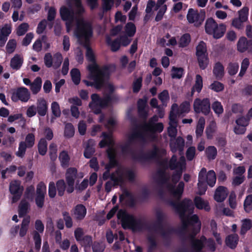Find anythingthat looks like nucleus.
Instances as JSON below:
<instances>
[{
  "label": "nucleus",
  "mask_w": 252,
  "mask_h": 252,
  "mask_svg": "<svg viewBox=\"0 0 252 252\" xmlns=\"http://www.w3.org/2000/svg\"><path fill=\"white\" fill-rule=\"evenodd\" d=\"M95 66L91 65L89 66L88 79L93 82L84 80L83 81L87 86L94 87L97 90L100 89L104 85L106 79L109 78L110 74V65H104L101 70H95Z\"/></svg>",
  "instance_id": "nucleus-1"
},
{
  "label": "nucleus",
  "mask_w": 252,
  "mask_h": 252,
  "mask_svg": "<svg viewBox=\"0 0 252 252\" xmlns=\"http://www.w3.org/2000/svg\"><path fill=\"white\" fill-rule=\"evenodd\" d=\"M117 218L121 221L122 227L131 229L133 231H141L146 228V223L141 219L136 218L126 210L120 209L117 213Z\"/></svg>",
  "instance_id": "nucleus-2"
},
{
  "label": "nucleus",
  "mask_w": 252,
  "mask_h": 252,
  "mask_svg": "<svg viewBox=\"0 0 252 252\" xmlns=\"http://www.w3.org/2000/svg\"><path fill=\"white\" fill-rule=\"evenodd\" d=\"M121 149L123 155H129L133 160L141 163L156 159L159 157V149L156 145H154L153 149L147 153L141 152L138 155L136 154L135 151L129 147L128 143L121 146Z\"/></svg>",
  "instance_id": "nucleus-3"
},
{
  "label": "nucleus",
  "mask_w": 252,
  "mask_h": 252,
  "mask_svg": "<svg viewBox=\"0 0 252 252\" xmlns=\"http://www.w3.org/2000/svg\"><path fill=\"white\" fill-rule=\"evenodd\" d=\"M183 173V168L176 170L171 176V181L173 184L168 183L167 189L173 196L179 200L181 198L184 192L185 184L183 181L179 183L175 188V185L179 182Z\"/></svg>",
  "instance_id": "nucleus-4"
},
{
  "label": "nucleus",
  "mask_w": 252,
  "mask_h": 252,
  "mask_svg": "<svg viewBox=\"0 0 252 252\" xmlns=\"http://www.w3.org/2000/svg\"><path fill=\"white\" fill-rule=\"evenodd\" d=\"M171 205L174 208L181 219H185L186 213L192 214L193 213L194 207L191 199L188 198H184L180 202L172 201Z\"/></svg>",
  "instance_id": "nucleus-5"
},
{
  "label": "nucleus",
  "mask_w": 252,
  "mask_h": 252,
  "mask_svg": "<svg viewBox=\"0 0 252 252\" xmlns=\"http://www.w3.org/2000/svg\"><path fill=\"white\" fill-rule=\"evenodd\" d=\"M74 33L79 39H83L85 40V43H88L93 34L92 26L88 22L78 23Z\"/></svg>",
  "instance_id": "nucleus-6"
},
{
  "label": "nucleus",
  "mask_w": 252,
  "mask_h": 252,
  "mask_svg": "<svg viewBox=\"0 0 252 252\" xmlns=\"http://www.w3.org/2000/svg\"><path fill=\"white\" fill-rule=\"evenodd\" d=\"M205 18V12L201 10L199 12L192 8H189L187 15V19L190 24H194V26L198 27L203 23Z\"/></svg>",
  "instance_id": "nucleus-7"
},
{
  "label": "nucleus",
  "mask_w": 252,
  "mask_h": 252,
  "mask_svg": "<svg viewBox=\"0 0 252 252\" xmlns=\"http://www.w3.org/2000/svg\"><path fill=\"white\" fill-rule=\"evenodd\" d=\"M143 129L149 132L148 137L151 141L155 142L158 139L156 133H161L163 130V125L162 123L155 124H145L141 126Z\"/></svg>",
  "instance_id": "nucleus-8"
},
{
  "label": "nucleus",
  "mask_w": 252,
  "mask_h": 252,
  "mask_svg": "<svg viewBox=\"0 0 252 252\" xmlns=\"http://www.w3.org/2000/svg\"><path fill=\"white\" fill-rule=\"evenodd\" d=\"M35 228L37 231L33 232V239L34 242L35 249L36 251H39L41 245V237L39 233H42L44 230V226L42 221L37 220L35 221Z\"/></svg>",
  "instance_id": "nucleus-9"
},
{
  "label": "nucleus",
  "mask_w": 252,
  "mask_h": 252,
  "mask_svg": "<svg viewBox=\"0 0 252 252\" xmlns=\"http://www.w3.org/2000/svg\"><path fill=\"white\" fill-rule=\"evenodd\" d=\"M23 187L21 186L20 182L17 180H14L10 183L9 192L13 195L12 203L17 202L21 197L23 191Z\"/></svg>",
  "instance_id": "nucleus-10"
},
{
  "label": "nucleus",
  "mask_w": 252,
  "mask_h": 252,
  "mask_svg": "<svg viewBox=\"0 0 252 252\" xmlns=\"http://www.w3.org/2000/svg\"><path fill=\"white\" fill-rule=\"evenodd\" d=\"M91 98L92 101L89 103V107L91 108H98L99 109L96 110H101L100 109H104L108 107L106 101L109 99V97H106L105 94L103 97H101L97 94H93Z\"/></svg>",
  "instance_id": "nucleus-11"
},
{
  "label": "nucleus",
  "mask_w": 252,
  "mask_h": 252,
  "mask_svg": "<svg viewBox=\"0 0 252 252\" xmlns=\"http://www.w3.org/2000/svg\"><path fill=\"white\" fill-rule=\"evenodd\" d=\"M77 174V170L75 167H70L66 170L65 180L67 185L66 192L68 193H71L74 190V186Z\"/></svg>",
  "instance_id": "nucleus-12"
},
{
  "label": "nucleus",
  "mask_w": 252,
  "mask_h": 252,
  "mask_svg": "<svg viewBox=\"0 0 252 252\" xmlns=\"http://www.w3.org/2000/svg\"><path fill=\"white\" fill-rule=\"evenodd\" d=\"M30 98V93L28 89L25 87H19L12 93L11 99L17 102L19 100L22 102H27Z\"/></svg>",
  "instance_id": "nucleus-13"
},
{
  "label": "nucleus",
  "mask_w": 252,
  "mask_h": 252,
  "mask_svg": "<svg viewBox=\"0 0 252 252\" xmlns=\"http://www.w3.org/2000/svg\"><path fill=\"white\" fill-rule=\"evenodd\" d=\"M237 50L240 53L248 51L252 54V40H248L244 36L241 37L237 43Z\"/></svg>",
  "instance_id": "nucleus-14"
},
{
  "label": "nucleus",
  "mask_w": 252,
  "mask_h": 252,
  "mask_svg": "<svg viewBox=\"0 0 252 252\" xmlns=\"http://www.w3.org/2000/svg\"><path fill=\"white\" fill-rule=\"evenodd\" d=\"M169 146L172 153H175L177 151L182 152L185 146V140L181 136H178L174 139H171Z\"/></svg>",
  "instance_id": "nucleus-15"
},
{
  "label": "nucleus",
  "mask_w": 252,
  "mask_h": 252,
  "mask_svg": "<svg viewBox=\"0 0 252 252\" xmlns=\"http://www.w3.org/2000/svg\"><path fill=\"white\" fill-rule=\"evenodd\" d=\"M194 110H211L210 102L208 98L201 99L199 98L195 99L193 102Z\"/></svg>",
  "instance_id": "nucleus-16"
},
{
  "label": "nucleus",
  "mask_w": 252,
  "mask_h": 252,
  "mask_svg": "<svg viewBox=\"0 0 252 252\" xmlns=\"http://www.w3.org/2000/svg\"><path fill=\"white\" fill-rule=\"evenodd\" d=\"M60 14L62 19L64 21L72 22L74 19V11L65 6H63L60 8Z\"/></svg>",
  "instance_id": "nucleus-17"
},
{
  "label": "nucleus",
  "mask_w": 252,
  "mask_h": 252,
  "mask_svg": "<svg viewBox=\"0 0 252 252\" xmlns=\"http://www.w3.org/2000/svg\"><path fill=\"white\" fill-rule=\"evenodd\" d=\"M157 221L152 226H146L145 228H147L149 230H154L155 231H158V230L163 229V222L164 220V214L161 211H158L156 213Z\"/></svg>",
  "instance_id": "nucleus-18"
},
{
  "label": "nucleus",
  "mask_w": 252,
  "mask_h": 252,
  "mask_svg": "<svg viewBox=\"0 0 252 252\" xmlns=\"http://www.w3.org/2000/svg\"><path fill=\"white\" fill-rule=\"evenodd\" d=\"M84 46L86 48V58L89 62H92V63L89 64L87 66V69H89V67L90 65H94L95 66V70H101V68L99 67V65L96 62L94 54L92 49L89 46V43H85Z\"/></svg>",
  "instance_id": "nucleus-19"
},
{
  "label": "nucleus",
  "mask_w": 252,
  "mask_h": 252,
  "mask_svg": "<svg viewBox=\"0 0 252 252\" xmlns=\"http://www.w3.org/2000/svg\"><path fill=\"white\" fill-rule=\"evenodd\" d=\"M206 241V237L202 235L199 239H197L190 241L192 251L194 252H201L204 248L205 243Z\"/></svg>",
  "instance_id": "nucleus-20"
},
{
  "label": "nucleus",
  "mask_w": 252,
  "mask_h": 252,
  "mask_svg": "<svg viewBox=\"0 0 252 252\" xmlns=\"http://www.w3.org/2000/svg\"><path fill=\"white\" fill-rule=\"evenodd\" d=\"M87 214L85 206L81 204L77 205L73 209V215L77 220H81L84 219Z\"/></svg>",
  "instance_id": "nucleus-21"
},
{
  "label": "nucleus",
  "mask_w": 252,
  "mask_h": 252,
  "mask_svg": "<svg viewBox=\"0 0 252 252\" xmlns=\"http://www.w3.org/2000/svg\"><path fill=\"white\" fill-rule=\"evenodd\" d=\"M107 157L109 159L108 163L113 167L119 165V161L117 159L115 150L113 147H109L106 150Z\"/></svg>",
  "instance_id": "nucleus-22"
},
{
  "label": "nucleus",
  "mask_w": 252,
  "mask_h": 252,
  "mask_svg": "<svg viewBox=\"0 0 252 252\" xmlns=\"http://www.w3.org/2000/svg\"><path fill=\"white\" fill-rule=\"evenodd\" d=\"M213 73L218 80H221L224 75V67L222 64L220 62H217L213 67Z\"/></svg>",
  "instance_id": "nucleus-23"
},
{
  "label": "nucleus",
  "mask_w": 252,
  "mask_h": 252,
  "mask_svg": "<svg viewBox=\"0 0 252 252\" xmlns=\"http://www.w3.org/2000/svg\"><path fill=\"white\" fill-rule=\"evenodd\" d=\"M194 206L199 210L204 209L207 212L210 211L211 208L208 201H204L200 196H195L194 199Z\"/></svg>",
  "instance_id": "nucleus-24"
},
{
  "label": "nucleus",
  "mask_w": 252,
  "mask_h": 252,
  "mask_svg": "<svg viewBox=\"0 0 252 252\" xmlns=\"http://www.w3.org/2000/svg\"><path fill=\"white\" fill-rule=\"evenodd\" d=\"M24 62V59L19 54H15L10 60V67L14 70L20 69Z\"/></svg>",
  "instance_id": "nucleus-25"
},
{
  "label": "nucleus",
  "mask_w": 252,
  "mask_h": 252,
  "mask_svg": "<svg viewBox=\"0 0 252 252\" xmlns=\"http://www.w3.org/2000/svg\"><path fill=\"white\" fill-rule=\"evenodd\" d=\"M158 231H160L161 236L164 240L166 245H168L170 243L171 235L177 232V229L172 227L168 228L166 230L163 228L162 230H158Z\"/></svg>",
  "instance_id": "nucleus-26"
},
{
  "label": "nucleus",
  "mask_w": 252,
  "mask_h": 252,
  "mask_svg": "<svg viewBox=\"0 0 252 252\" xmlns=\"http://www.w3.org/2000/svg\"><path fill=\"white\" fill-rule=\"evenodd\" d=\"M226 188L223 186L219 187L214 194V199L218 202H223L227 196Z\"/></svg>",
  "instance_id": "nucleus-27"
},
{
  "label": "nucleus",
  "mask_w": 252,
  "mask_h": 252,
  "mask_svg": "<svg viewBox=\"0 0 252 252\" xmlns=\"http://www.w3.org/2000/svg\"><path fill=\"white\" fill-rule=\"evenodd\" d=\"M239 241V236L236 233L228 235L225 239V244L231 249L236 248Z\"/></svg>",
  "instance_id": "nucleus-28"
},
{
  "label": "nucleus",
  "mask_w": 252,
  "mask_h": 252,
  "mask_svg": "<svg viewBox=\"0 0 252 252\" xmlns=\"http://www.w3.org/2000/svg\"><path fill=\"white\" fill-rule=\"evenodd\" d=\"M114 5V0H102V11L98 13L101 18L103 17L104 14L110 11Z\"/></svg>",
  "instance_id": "nucleus-29"
},
{
  "label": "nucleus",
  "mask_w": 252,
  "mask_h": 252,
  "mask_svg": "<svg viewBox=\"0 0 252 252\" xmlns=\"http://www.w3.org/2000/svg\"><path fill=\"white\" fill-rule=\"evenodd\" d=\"M217 23L213 18H209L207 19L205 25V30L206 32L210 35H212L214 32V30L217 28Z\"/></svg>",
  "instance_id": "nucleus-30"
},
{
  "label": "nucleus",
  "mask_w": 252,
  "mask_h": 252,
  "mask_svg": "<svg viewBox=\"0 0 252 252\" xmlns=\"http://www.w3.org/2000/svg\"><path fill=\"white\" fill-rule=\"evenodd\" d=\"M185 164V159H183V162L177 161V157L175 155H173L169 161V168L171 170H175L183 168V164Z\"/></svg>",
  "instance_id": "nucleus-31"
},
{
  "label": "nucleus",
  "mask_w": 252,
  "mask_h": 252,
  "mask_svg": "<svg viewBox=\"0 0 252 252\" xmlns=\"http://www.w3.org/2000/svg\"><path fill=\"white\" fill-rule=\"evenodd\" d=\"M42 80L40 77H37L30 86V89L33 94H37L41 90Z\"/></svg>",
  "instance_id": "nucleus-32"
},
{
  "label": "nucleus",
  "mask_w": 252,
  "mask_h": 252,
  "mask_svg": "<svg viewBox=\"0 0 252 252\" xmlns=\"http://www.w3.org/2000/svg\"><path fill=\"white\" fill-rule=\"evenodd\" d=\"M106 41L107 44L110 46L112 52H115L119 50L121 46V42L119 38L112 40L110 37L107 36Z\"/></svg>",
  "instance_id": "nucleus-33"
},
{
  "label": "nucleus",
  "mask_w": 252,
  "mask_h": 252,
  "mask_svg": "<svg viewBox=\"0 0 252 252\" xmlns=\"http://www.w3.org/2000/svg\"><path fill=\"white\" fill-rule=\"evenodd\" d=\"M226 31V26L223 24L218 25L217 28L214 30V32L212 33L213 37L216 39H219L222 37Z\"/></svg>",
  "instance_id": "nucleus-34"
},
{
  "label": "nucleus",
  "mask_w": 252,
  "mask_h": 252,
  "mask_svg": "<svg viewBox=\"0 0 252 252\" xmlns=\"http://www.w3.org/2000/svg\"><path fill=\"white\" fill-rule=\"evenodd\" d=\"M58 195L59 196H63L64 194L65 190H66V185L63 179H60L56 182L55 184Z\"/></svg>",
  "instance_id": "nucleus-35"
},
{
  "label": "nucleus",
  "mask_w": 252,
  "mask_h": 252,
  "mask_svg": "<svg viewBox=\"0 0 252 252\" xmlns=\"http://www.w3.org/2000/svg\"><path fill=\"white\" fill-rule=\"evenodd\" d=\"M158 98L161 102L160 105L162 107H165L170 99L168 91L166 90H163L158 94Z\"/></svg>",
  "instance_id": "nucleus-36"
},
{
  "label": "nucleus",
  "mask_w": 252,
  "mask_h": 252,
  "mask_svg": "<svg viewBox=\"0 0 252 252\" xmlns=\"http://www.w3.org/2000/svg\"><path fill=\"white\" fill-rule=\"evenodd\" d=\"M47 142L45 138H41L38 143L37 148L39 154L41 156L46 155L47 151Z\"/></svg>",
  "instance_id": "nucleus-37"
},
{
  "label": "nucleus",
  "mask_w": 252,
  "mask_h": 252,
  "mask_svg": "<svg viewBox=\"0 0 252 252\" xmlns=\"http://www.w3.org/2000/svg\"><path fill=\"white\" fill-rule=\"evenodd\" d=\"M29 203L25 200H22L19 205L18 214L19 217H23L28 213Z\"/></svg>",
  "instance_id": "nucleus-38"
},
{
  "label": "nucleus",
  "mask_w": 252,
  "mask_h": 252,
  "mask_svg": "<svg viewBox=\"0 0 252 252\" xmlns=\"http://www.w3.org/2000/svg\"><path fill=\"white\" fill-rule=\"evenodd\" d=\"M191 41L190 35L188 33H186L183 34L179 41V47L181 48H185L187 47Z\"/></svg>",
  "instance_id": "nucleus-39"
},
{
  "label": "nucleus",
  "mask_w": 252,
  "mask_h": 252,
  "mask_svg": "<svg viewBox=\"0 0 252 252\" xmlns=\"http://www.w3.org/2000/svg\"><path fill=\"white\" fill-rule=\"evenodd\" d=\"M59 158L63 167H67L69 165L70 157L65 151H62L59 155Z\"/></svg>",
  "instance_id": "nucleus-40"
},
{
  "label": "nucleus",
  "mask_w": 252,
  "mask_h": 252,
  "mask_svg": "<svg viewBox=\"0 0 252 252\" xmlns=\"http://www.w3.org/2000/svg\"><path fill=\"white\" fill-rule=\"evenodd\" d=\"M125 31L126 35L131 37L133 36L136 31V28L132 22H128L125 27Z\"/></svg>",
  "instance_id": "nucleus-41"
},
{
  "label": "nucleus",
  "mask_w": 252,
  "mask_h": 252,
  "mask_svg": "<svg viewBox=\"0 0 252 252\" xmlns=\"http://www.w3.org/2000/svg\"><path fill=\"white\" fill-rule=\"evenodd\" d=\"M70 76L71 79L76 85H78L81 80V73L79 69L74 68L70 71Z\"/></svg>",
  "instance_id": "nucleus-42"
},
{
  "label": "nucleus",
  "mask_w": 252,
  "mask_h": 252,
  "mask_svg": "<svg viewBox=\"0 0 252 252\" xmlns=\"http://www.w3.org/2000/svg\"><path fill=\"white\" fill-rule=\"evenodd\" d=\"M252 227V221L250 219H245L242 222L240 234L244 236Z\"/></svg>",
  "instance_id": "nucleus-43"
},
{
  "label": "nucleus",
  "mask_w": 252,
  "mask_h": 252,
  "mask_svg": "<svg viewBox=\"0 0 252 252\" xmlns=\"http://www.w3.org/2000/svg\"><path fill=\"white\" fill-rule=\"evenodd\" d=\"M203 88V80L201 76L197 74L195 76V84L192 88V92L196 91L199 93L201 92Z\"/></svg>",
  "instance_id": "nucleus-44"
},
{
  "label": "nucleus",
  "mask_w": 252,
  "mask_h": 252,
  "mask_svg": "<svg viewBox=\"0 0 252 252\" xmlns=\"http://www.w3.org/2000/svg\"><path fill=\"white\" fill-rule=\"evenodd\" d=\"M74 133L75 129L73 125L70 123L66 124L64 130V137L67 138H71L74 136Z\"/></svg>",
  "instance_id": "nucleus-45"
},
{
  "label": "nucleus",
  "mask_w": 252,
  "mask_h": 252,
  "mask_svg": "<svg viewBox=\"0 0 252 252\" xmlns=\"http://www.w3.org/2000/svg\"><path fill=\"white\" fill-rule=\"evenodd\" d=\"M208 55L207 53V47L206 43L201 41L196 48V56Z\"/></svg>",
  "instance_id": "nucleus-46"
},
{
  "label": "nucleus",
  "mask_w": 252,
  "mask_h": 252,
  "mask_svg": "<svg viewBox=\"0 0 252 252\" xmlns=\"http://www.w3.org/2000/svg\"><path fill=\"white\" fill-rule=\"evenodd\" d=\"M216 182V176L215 172L212 170L209 171L207 173L206 183L209 186L213 187L215 185Z\"/></svg>",
  "instance_id": "nucleus-47"
},
{
  "label": "nucleus",
  "mask_w": 252,
  "mask_h": 252,
  "mask_svg": "<svg viewBox=\"0 0 252 252\" xmlns=\"http://www.w3.org/2000/svg\"><path fill=\"white\" fill-rule=\"evenodd\" d=\"M198 65L200 69L204 70L206 68L209 63L208 55L196 56Z\"/></svg>",
  "instance_id": "nucleus-48"
},
{
  "label": "nucleus",
  "mask_w": 252,
  "mask_h": 252,
  "mask_svg": "<svg viewBox=\"0 0 252 252\" xmlns=\"http://www.w3.org/2000/svg\"><path fill=\"white\" fill-rule=\"evenodd\" d=\"M208 159L209 160L214 159L217 155V150L214 146H211L207 147L205 151Z\"/></svg>",
  "instance_id": "nucleus-49"
},
{
  "label": "nucleus",
  "mask_w": 252,
  "mask_h": 252,
  "mask_svg": "<svg viewBox=\"0 0 252 252\" xmlns=\"http://www.w3.org/2000/svg\"><path fill=\"white\" fill-rule=\"evenodd\" d=\"M147 239L149 243L147 252H153L158 247V243L153 236H148Z\"/></svg>",
  "instance_id": "nucleus-50"
},
{
  "label": "nucleus",
  "mask_w": 252,
  "mask_h": 252,
  "mask_svg": "<svg viewBox=\"0 0 252 252\" xmlns=\"http://www.w3.org/2000/svg\"><path fill=\"white\" fill-rule=\"evenodd\" d=\"M62 216L63 217V220L65 222V226L68 228L72 227L73 226V221L69 212L63 211L62 212Z\"/></svg>",
  "instance_id": "nucleus-51"
},
{
  "label": "nucleus",
  "mask_w": 252,
  "mask_h": 252,
  "mask_svg": "<svg viewBox=\"0 0 252 252\" xmlns=\"http://www.w3.org/2000/svg\"><path fill=\"white\" fill-rule=\"evenodd\" d=\"M90 141L89 140L84 152V156L86 158H90L95 152L94 148L90 144Z\"/></svg>",
  "instance_id": "nucleus-52"
},
{
  "label": "nucleus",
  "mask_w": 252,
  "mask_h": 252,
  "mask_svg": "<svg viewBox=\"0 0 252 252\" xmlns=\"http://www.w3.org/2000/svg\"><path fill=\"white\" fill-rule=\"evenodd\" d=\"M209 88L215 92L219 93L223 91L224 85L218 81H214L209 86Z\"/></svg>",
  "instance_id": "nucleus-53"
},
{
  "label": "nucleus",
  "mask_w": 252,
  "mask_h": 252,
  "mask_svg": "<svg viewBox=\"0 0 252 252\" xmlns=\"http://www.w3.org/2000/svg\"><path fill=\"white\" fill-rule=\"evenodd\" d=\"M171 77L173 79H180L182 77L184 70L182 67H176L173 66L172 68Z\"/></svg>",
  "instance_id": "nucleus-54"
},
{
  "label": "nucleus",
  "mask_w": 252,
  "mask_h": 252,
  "mask_svg": "<svg viewBox=\"0 0 252 252\" xmlns=\"http://www.w3.org/2000/svg\"><path fill=\"white\" fill-rule=\"evenodd\" d=\"M54 61L53 63V67L55 69L59 68L63 62V56L61 53L57 52L54 55Z\"/></svg>",
  "instance_id": "nucleus-55"
},
{
  "label": "nucleus",
  "mask_w": 252,
  "mask_h": 252,
  "mask_svg": "<svg viewBox=\"0 0 252 252\" xmlns=\"http://www.w3.org/2000/svg\"><path fill=\"white\" fill-rule=\"evenodd\" d=\"M207 171L205 168H202L199 173L198 186L200 188L201 185L206 184Z\"/></svg>",
  "instance_id": "nucleus-56"
},
{
  "label": "nucleus",
  "mask_w": 252,
  "mask_h": 252,
  "mask_svg": "<svg viewBox=\"0 0 252 252\" xmlns=\"http://www.w3.org/2000/svg\"><path fill=\"white\" fill-rule=\"evenodd\" d=\"M57 146L54 143H52L49 145V156L52 161H54L57 157Z\"/></svg>",
  "instance_id": "nucleus-57"
},
{
  "label": "nucleus",
  "mask_w": 252,
  "mask_h": 252,
  "mask_svg": "<svg viewBox=\"0 0 252 252\" xmlns=\"http://www.w3.org/2000/svg\"><path fill=\"white\" fill-rule=\"evenodd\" d=\"M244 208L247 213L252 210V194H250L246 197L244 202Z\"/></svg>",
  "instance_id": "nucleus-58"
},
{
  "label": "nucleus",
  "mask_w": 252,
  "mask_h": 252,
  "mask_svg": "<svg viewBox=\"0 0 252 252\" xmlns=\"http://www.w3.org/2000/svg\"><path fill=\"white\" fill-rule=\"evenodd\" d=\"M148 98L146 95H144L142 98H139L137 100V110H146L145 108L147 105Z\"/></svg>",
  "instance_id": "nucleus-59"
},
{
  "label": "nucleus",
  "mask_w": 252,
  "mask_h": 252,
  "mask_svg": "<svg viewBox=\"0 0 252 252\" xmlns=\"http://www.w3.org/2000/svg\"><path fill=\"white\" fill-rule=\"evenodd\" d=\"M239 64L237 63H230L227 67L228 73L231 75H235L239 69Z\"/></svg>",
  "instance_id": "nucleus-60"
},
{
  "label": "nucleus",
  "mask_w": 252,
  "mask_h": 252,
  "mask_svg": "<svg viewBox=\"0 0 252 252\" xmlns=\"http://www.w3.org/2000/svg\"><path fill=\"white\" fill-rule=\"evenodd\" d=\"M142 86V78L139 77L135 80L132 84V91L134 93H138Z\"/></svg>",
  "instance_id": "nucleus-61"
},
{
  "label": "nucleus",
  "mask_w": 252,
  "mask_h": 252,
  "mask_svg": "<svg viewBox=\"0 0 252 252\" xmlns=\"http://www.w3.org/2000/svg\"><path fill=\"white\" fill-rule=\"evenodd\" d=\"M28 148H32L35 143V136L32 133H28L25 138V141Z\"/></svg>",
  "instance_id": "nucleus-62"
},
{
  "label": "nucleus",
  "mask_w": 252,
  "mask_h": 252,
  "mask_svg": "<svg viewBox=\"0 0 252 252\" xmlns=\"http://www.w3.org/2000/svg\"><path fill=\"white\" fill-rule=\"evenodd\" d=\"M17 42L15 39H10L6 46V49L8 54L12 53L16 48Z\"/></svg>",
  "instance_id": "nucleus-63"
},
{
  "label": "nucleus",
  "mask_w": 252,
  "mask_h": 252,
  "mask_svg": "<svg viewBox=\"0 0 252 252\" xmlns=\"http://www.w3.org/2000/svg\"><path fill=\"white\" fill-rule=\"evenodd\" d=\"M249 10L248 7H244L239 11V18H238L244 22H246L248 19Z\"/></svg>",
  "instance_id": "nucleus-64"
}]
</instances>
